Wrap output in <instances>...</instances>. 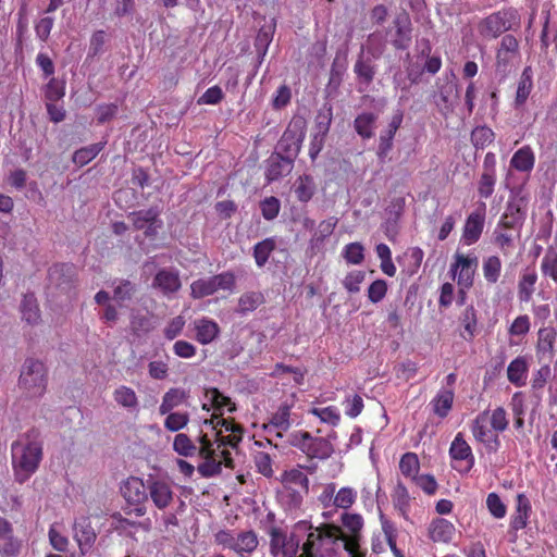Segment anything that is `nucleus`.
<instances>
[{
    "mask_svg": "<svg viewBox=\"0 0 557 557\" xmlns=\"http://www.w3.org/2000/svg\"><path fill=\"white\" fill-rule=\"evenodd\" d=\"M215 438L211 441L207 434L199 436V456L203 459L198 466V472L210 478L222 470V465L233 468L230 449H235L243 438V429L227 419H220L214 425Z\"/></svg>",
    "mask_w": 557,
    "mask_h": 557,
    "instance_id": "1",
    "label": "nucleus"
},
{
    "mask_svg": "<svg viewBox=\"0 0 557 557\" xmlns=\"http://www.w3.org/2000/svg\"><path fill=\"white\" fill-rule=\"evenodd\" d=\"M359 544L347 540L342 529L333 524L311 525L304 542L305 557H357Z\"/></svg>",
    "mask_w": 557,
    "mask_h": 557,
    "instance_id": "2",
    "label": "nucleus"
},
{
    "mask_svg": "<svg viewBox=\"0 0 557 557\" xmlns=\"http://www.w3.org/2000/svg\"><path fill=\"white\" fill-rule=\"evenodd\" d=\"M10 450L14 481L23 484L37 472L44 458V441L39 430L32 428L18 434Z\"/></svg>",
    "mask_w": 557,
    "mask_h": 557,
    "instance_id": "3",
    "label": "nucleus"
},
{
    "mask_svg": "<svg viewBox=\"0 0 557 557\" xmlns=\"http://www.w3.org/2000/svg\"><path fill=\"white\" fill-rule=\"evenodd\" d=\"M311 530V523L307 520L298 521L290 531L280 527L269 530L270 554L272 557H305L301 541Z\"/></svg>",
    "mask_w": 557,
    "mask_h": 557,
    "instance_id": "4",
    "label": "nucleus"
},
{
    "mask_svg": "<svg viewBox=\"0 0 557 557\" xmlns=\"http://www.w3.org/2000/svg\"><path fill=\"white\" fill-rule=\"evenodd\" d=\"M47 386V369L35 359H26L20 374L18 387L28 398L44 395Z\"/></svg>",
    "mask_w": 557,
    "mask_h": 557,
    "instance_id": "5",
    "label": "nucleus"
},
{
    "mask_svg": "<svg viewBox=\"0 0 557 557\" xmlns=\"http://www.w3.org/2000/svg\"><path fill=\"white\" fill-rule=\"evenodd\" d=\"M214 541L223 548L233 550L239 557H249L258 547V535L252 530L236 532L220 530L214 534Z\"/></svg>",
    "mask_w": 557,
    "mask_h": 557,
    "instance_id": "6",
    "label": "nucleus"
},
{
    "mask_svg": "<svg viewBox=\"0 0 557 557\" xmlns=\"http://www.w3.org/2000/svg\"><path fill=\"white\" fill-rule=\"evenodd\" d=\"M288 442L310 458L327 459L334 453V447L327 438L313 437L304 431L292 433Z\"/></svg>",
    "mask_w": 557,
    "mask_h": 557,
    "instance_id": "7",
    "label": "nucleus"
},
{
    "mask_svg": "<svg viewBox=\"0 0 557 557\" xmlns=\"http://www.w3.org/2000/svg\"><path fill=\"white\" fill-rule=\"evenodd\" d=\"M519 22V14L516 10L506 9L494 12L483 18L478 26L479 33L484 38H497L503 33L512 28Z\"/></svg>",
    "mask_w": 557,
    "mask_h": 557,
    "instance_id": "8",
    "label": "nucleus"
},
{
    "mask_svg": "<svg viewBox=\"0 0 557 557\" xmlns=\"http://www.w3.org/2000/svg\"><path fill=\"white\" fill-rule=\"evenodd\" d=\"M147 488L148 498L157 509L165 511L174 504L176 495L168 479L148 475Z\"/></svg>",
    "mask_w": 557,
    "mask_h": 557,
    "instance_id": "9",
    "label": "nucleus"
},
{
    "mask_svg": "<svg viewBox=\"0 0 557 557\" xmlns=\"http://www.w3.org/2000/svg\"><path fill=\"white\" fill-rule=\"evenodd\" d=\"M476 267V256L456 252L449 272L461 289H468L473 285Z\"/></svg>",
    "mask_w": 557,
    "mask_h": 557,
    "instance_id": "10",
    "label": "nucleus"
},
{
    "mask_svg": "<svg viewBox=\"0 0 557 557\" xmlns=\"http://www.w3.org/2000/svg\"><path fill=\"white\" fill-rule=\"evenodd\" d=\"M449 457L453 461V468L459 473H468L473 468L475 459L472 448L461 433H458L453 440L449 447Z\"/></svg>",
    "mask_w": 557,
    "mask_h": 557,
    "instance_id": "11",
    "label": "nucleus"
},
{
    "mask_svg": "<svg viewBox=\"0 0 557 557\" xmlns=\"http://www.w3.org/2000/svg\"><path fill=\"white\" fill-rule=\"evenodd\" d=\"M519 42L512 35H506L496 52V70L503 74L509 73L519 62Z\"/></svg>",
    "mask_w": 557,
    "mask_h": 557,
    "instance_id": "12",
    "label": "nucleus"
},
{
    "mask_svg": "<svg viewBox=\"0 0 557 557\" xmlns=\"http://www.w3.org/2000/svg\"><path fill=\"white\" fill-rule=\"evenodd\" d=\"M470 430L474 440L482 444L487 451L495 453L498 450L500 441L487 421L486 414L480 412L471 422Z\"/></svg>",
    "mask_w": 557,
    "mask_h": 557,
    "instance_id": "13",
    "label": "nucleus"
},
{
    "mask_svg": "<svg viewBox=\"0 0 557 557\" xmlns=\"http://www.w3.org/2000/svg\"><path fill=\"white\" fill-rule=\"evenodd\" d=\"M202 409L210 410L213 409L214 413L212 414V419L210 423L214 426L216 425L218 420L221 418L218 417L216 412L222 416L225 411L233 412L236 407L235 404L232 403L231 398L224 396L216 388H210L206 391L205 398L202 403Z\"/></svg>",
    "mask_w": 557,
    "mask_h": 557,
    "instance_id": "14",
    "label": "nucleus"
},
{
    "mask_svg": "<svg viewBox=\"0 0 557 557\" xmlns=\"http://www.w3.org/2000/svg\"><path fill=\"white\" fill-rule=\"evenodd\" d=\"M123 498L131 505H141L148 499L147 480L127 478L120 487Z\"/></svg>",
    "mask_w": 557,
    "mask_h": 557,
    "instance_id": "15",
    "label": "nucleus"
},
{
    "mask_svg": "<svg viewBox=\"0 0 557 557\" xmlns=\"http://www.w3.org/2000/svg\"><path fill=\"white\" fill-rule=\"evenodd\" d=\"M404 114L401 110H397L387 126V129L382 132L377 147V157L381 162H385L387 154L393 148V139L403 123Z\"/></svg>",
    "mask_w": 557,
    "mask_h": 557,
    "instance_id": "16",
    "label": "nucleus"
},
{
    "mask_svg": "<svg viewBox=\"0 0 557 557\" xmlns=\"http://www.w3.org/2000/svg\"><path fill=\"white\" fill-rule=\"evenodd\" d=\"M193 330L195 339L201 345L213 343L221 333L219 324L208 317L196 319L193 322Z\"/></svg>",
    "mask_w": 557,
    "mask_h": 557,
    "instance_id": "17",
    "label": "nucleus"
},
{
    "mask_svg": "<svg viewBox=\"0 0 557 557\" xmlns=\"http://www.w3.org/2000/svg\"><path fill=\"white\" fill-rule=\"evenodd\" d=\"M182 286L180 273L175 269H162L153 277L152 287L163 295L170 296L180 290Z\"/></svg>",
    "mask_w": 557,
    "mask_h": 557,
    "instance_id": "18",
    "label": "nucleus"
},
{
    "mask_svg": "<svg viewBox=\"0 0 557 557\" xmlns=\"http://www.w3.org/2000/svg\"><path fill=\"white\" fill-rule=\"evenodd\" d=\"M159 214L160 212L157 208H149L133 212L131 219L137 230L147 228L146 234L150 235L162 226Z\"/></svg>",
    "mask_w": 557,
    "mask_h": 557,
    "instance_id": "19",
    "label": "nucleus"
},
{
    "mask_svg": "<svg viewBox=\"0 0 557 557\" xmlns=\"http://www.w3.org/2000/svg\"><path fill=\"white\" fill-rule=\"evenodd\" d=\"M290 428V406L283 404L272 414L269 423L264 424V430L269 434L282 437L283 433Z\"/></svg>",
    "mask_w": 557,
    "mask_h": 557,
    "instance_id": "20",
    "label": "nucleus"
},
{
    "mask_svg": "<svg viewBox=\"0 0 557 557\" xmlns=\"http://www.w3.org/2000/svg\"><path fill=\"white\" fill-rule=\"evenodd\" d=\"M293 170V160L281 153L272 154L268 160L265 177L268 182H274L288 175Z\"/></svg>",
    "mask_w": 557,
    "mask_h": 557,
    "instance_id": "21",
    "label": "nucleus"
},
{
    "mask_svg": "<svg viewBox=\"0 0 557 557\" xmlns=\"http://www.w3.org/2000/svg\"><path fill=\"white\" fill-rule=\"evenodd\" d=\"M189 398V392L182 387H171L162 396L159 406V413L165 414L182 405H185Z\"/></svg>",
    "mask_w": 557,
    "mask_h": 557,
    "instance_id": "22",
    "label": "nucleus"
},
{
    "mask_svg": "<svg viewBox=\"0 0 557 557\" xmlns=\"http://www.w3.org/2000/svg\"><path fill=\"white\" fill-rule=\"evenodd\" d=\"M74 539L76 540L81 553L86 554L96 540V533L92 530L88 519L82 518L74 522Z\"/></svg>",
    "mask_w": 557,
    "mask_h": 557,
    "instance_id": "23",
    "label": "nucleus"
},
{
    "mask_svg": "<svg viewBox=\"0 0 557 557\" xmlns=\"http://www.w3.org/2000/svg\"><path fill=\"white\" fill-rule=\"evenodd\" d=\"M455 533V525L444 518L434 519L429 527V535L433 542L450 543Z\"/></svg>",
    "mask_w": 557,
    "mask_h": 557,
    "instance_id": "24",
    "label": "nucleus"
},
{
    "mask_svg": "<svg viewBox=\"0 0 557 557\" xmlns=\"http://www.w3.org/2000/svg\"><path fill=\"white\" fill-rule=\"evenodd\" d=\"M557 331L553 326L542 327L537 332L536 355L550 359L554 356Z\"/></svg>",
    "mask_w": 557,
    "mask_h": 557,
    "instance_id": "25",
    "label": "nucleus"
},
{
    "mask_svg": "<svg viewBox=\"0 0 557 557\" xmlns=\"http://www.w3.org/2000/svg\"><path fill=\"white\" fill-rule=\"evenodd\" d=\"M529 362L525 356H518L508 364V381L517 387H522L527 384Z\"/></svg>",
    "mask_w": 557,
    "mask_h": 557,
    "instance_id": "26",
    "label": "nucleus"
},
{
    "mask_svg": "<svg viewBox=\"0 0 557 557\" xmlns=\"http://www.w3.org/2000/svg\"><path fill=\"white\" fill-rule=\"evenodd\" d=\"M454 388H441L430 403L433 413L444 419L450 412L454 405Z\"/></svg>",
    "mask_w": 557,
    "mask_h": 557,
    "instance_id": "27",
    "label": "nucleus"
},
{
    "mask_svg": "<svg viewBox=\"0 0 557 557\" xmlns=\"http://www.w3.org/2000/svg\"><path fill=\"white\" fill-rule=\"evenodd\" d=\"M483 226L484 216L478 212L471 213L463 226L462 242L468 246L475 244L481 237Z\"/></svg>",
    "mask_w": 557,
    "mask_h": 557,
    "instance_id": "28",
    "label": "nucleus"
},
{
    "mask_svg": "<svg viewBox=\"0 0 557 557\" xmlns=\"http://www.w3.org/2000/svg\"><path fill=\"white\" fill-rule=\"evenodd\" d=\"M308 492H301L297 488H290L288 486H282L277 492V499L285 511L294 512L300 509L304 502V494Z\"/></svg>",
    "mask_w": 557,
    "mask_h": 557,
    "instance_id": "29",
    "label": "nucleus"
},
{
    "mask_svg": "<svg viewBox=\"0 0 557 557\" xmlns=\"http://www.w3.org/2000/svg\"><path fill=\"white\" fill-rule=\"evenodd\" d=\"M114 401L128 412H137L139 410V400L136 392L126 385H120L113 391Z\"/></svg>",
    "mask_w": 557,
    "mask_h": 557,
    "instance_id": "30",
    "label": "nucleus"
},
{
    "mask_svg": "<svg viewBox=\"0 0 557 557\" xmlns=\"http://www.w3.org/2000/svg\"><path fill=\"white\" fill-rule=\"evenodd\" d=\"M535 164V154L530 146L518 149L510 159V168L518 172L530 173Z\"/></svg>",
    "mask_w": 557,
    "mask_h": 557,
    "instance_id": "31",
    "label": "nucleus"
},
{
    "mask_svg": "<svg viewBox=\"0 0 557 557\" xmlns=\"http://www.w3.org/2000/svg\"><path fill=\"white\" fill-rule=\"evenodd\" d=\"M531 503L524 494L517 495L516 511L511 517L510 527L518 531L524 529L531 513Z\"/></svg>",
    "mask_w": 557,
    "mask_h": 557,
    "instance_id": "32",
    "label": "nucleus"
},
{
    "mask_svg": "<svg viewBox=\"0 0 557 557\" xmlns=\"http://www.w3.org/2000/svg\"><path fill=\"white\" fill-rule=\"evenodd\" d=\"M537 281V273L532 268H527L522 271L518 283V298L521 302H529L535 290Z\"/></svg>",
    "mask_w": 557,
    "mask_h": 557,
    "instance_id": "33",
    "label": "nucleus"
},
{
    "mask_svg": "<svg viewBox=\"0 0 557 557\" xmlns=\"http://www.w3.org/2000/svg\"><path fill=\"white\" fill-rule=\"evenodd\" d=\"M533 89V71L531 66L523 69L518 84L515 97V107L520 108L527 102L531 91Z\"/></svg>",
    "mask_w": 557,
    "mask_h": 557,
    "instance_id": "34",
    "label": "nucleus"
},
{
    "mask_svg": "<svg viewBox=\"0 0 557 557\" xmlns=\"http://www.w3.org/2000/svg\"><path fill=\"white\" fill-rule=\"evenodd\" d=\"M275 32V20L273 18L270 24L263 25L256 37L255 48L261 63L268 52L269 46L272 42Z\"/></svg>",
    "mask_w": 557,
    "mask_h": 557,
    "instance_id": "35",
    "label": "nucleus"
},
{
    "mask_svg": "<svg viewBox=\"0 0 557 557\" xmlns=\"http://www.w3.org/2000/svg\"><path fill=\"white\" fill-rule=\"evenodd\" d=\"M282 486H288L290 488H297L301 492L309 491V479L307 474L300 468H294L284 471L282 474Z\"/></svg>",
    "mask_w": 557,
    "mask_h": 557,
    "instance_id": "36",
    "label": "nucleus"
},
{
    "mask_svg": "<svg viewBox=\"0 0 557 557\" xmlns=\"http://www.w3.org/2000/svg\"><path fill=\"white\" fill-rule=\"evenodd\" d=\"M22 319L28 324L35 325L40 321V311L34 294H25L21 302Z\"/></svg>",
    "mask_w": 557,
    "mask_h": 557,
    "instance_id": "37",
    "label": "nucleus"
},
{
    "mask_svg": "<svg viewBox=\"0 0 557 557\" xmlns=\"http://www.w3.org/2000/svg\"><path fill=\"white\" fill-rule=\"evenodd\" d=\"M301 141L302 135H297L296 133L288 128L287 131L284 132L278 143V148L287 154L286 157H289L293 160L300 150Z\"/></svg>",
    "mask_w": 557,
    "mask_h": 557,
    "instance_id": "38",
    "label": "nucleus"
},
{
    "mask_svg": "<svg viewBox=\"0 0 557 557\" xmlns=\"http://www.w3.org/2000/svg\"><path fill=\"white\" fill-rule=\"evenodd\" d=\"M376 122V115L370 112L359 114L355 121L354 126L359 136L363 139H369L373 136Z\"/></svg>",
    "mask_w": 557,
    "mask_h": 557,
    "instance_id": "39",
    "label": "nucleus"
},
{
    "mask_svg": "<svg viewBox=\"0 0 557 557\" xmlns=\"http://www.w3.org/2000/svg\"><path fill=\"white\" fill-rule=\"evenodd\" d=\"M173 450L182 457H193L196 454L199 455V447L190 440L185 433H177L174 436Z\"/></svg>",
    "mask_w": 557,
    "mask_h": 557,
    "instance_id": "40",
    "label": "nucleus"
},
{
    "mask_svg": "<svg viewBox=\"0 0 557 557\" xmlns=\"http://www.w3.org/2000/svg\"><path fill=\"white\" fill-rule=\"evenodd\" d=\"M276 247V240L274 237H268L253 246V258L256 264L262 268L268 262L271 253Z\"/></svg>",
    "mask_w": 557,
    "mask_h": 557,
    "instance_id": "41",
    "label": "nucleus"
},
{
    "mask_svg": "<svg viewBox=\"0 0 557 557\" xmlns=\"http://www.w3.org/2000/svg\"><path fill=\"white\" fill-rule=\"evenodd\" d=\"M502 260L498 256H488L483 259V276L488 284H495L498 282L502 273Z\"/></svg>",
    "mask_w": 557,
    "mask_h": 557,
    "instance_id": "42",
    "label": "nucleus"
},
{
    "mask_svg": "<svg viewBox=\"0 0 557 557\" xmlns=\"http://www.w3.org/2000/svg\"><path fill=\"white\" fill-rule=\"evenodd\" d=\"M482 412L486 414L487 421L491 423V426L497 434L507 430L509 425V419L506 410L503 407H496L493 410L486 409Z\"/></svg>",
    "mask_w": 557,
    "mask_h": 557,
    "instance_id": "43",
    "label": "nucleus"
},
{
    "mask_svg": "<svg viewBox=\"0 0 557 557\" xmlns=\"http://www.w3.org/2000/svg\"><path fill=\"white\" fill-rule=\"evenodd\" d=\"M392 498L395 508L404 518L407 519L410 507V495L407 487L404 484L398 483L394 488Z\"/></svg>",
    "mask_w": 557,
    "mask_h": 557,
    "instance_id": "44",
    "label": "nucleus"
},
{
    "mask_svg": "<svg viewBox=\"0 0 557 557\" xmlns=\"http://www.w3.org/2000/svg\"><path fill=\"white\" fill-rule=\"evenodd\" d=\"M461 323L463 325V333H461V336L467 341H471L478 331L476 311L472 306L465 309L461 317Z\"/></svg>",
    "mask_w": 557,
    "mask_h": 557,
    "instance_id": "45",
    "label": "nucleus"
},
{
    "mask_svg": "<svg viewBox=\"0 0 557 557\" xmlns=\"http://www.w3.org/2000/svg\"><path fill=\"white\" fill-rule=\"evenodd\" d=\"M164 428L169 432H180L189 423V414L183 411H170L165 413Z\"/></svg>",
    "mask_w": 557,
    "mask_h": 557,
    "instance_id": "46",
    "label": "nucleus"
},
{
    "mask_svg": "<svg viewBox=\"0 0 557 557\" xmlns=\"http://www.w3.org/2000/svg\"><path fill=\"white\" fill-rule=\"evenodd\" d=\"M341 521L343 527L351 533V536L347 537V540H355L358 543L357 535L363 528L362 516L359 513L345 511L341 516Z\"/></svg>",
    "mask_w": 557,
    "mask_h": 557,
    "instance_id": "47",
    "label": "nucleus"
},
{
    "mask_svg": "<svg viewBox=\"0 0 557 557\" xmlns=\"http://www.w3.org/2000/svg\"><path fill=\"white\" fill-rule=\"evenodd\" d=\"M335 483H327L322 487L321 493L318 496V502L324 509H329V511L323 512L324 518H329L332 516L333 511H335Z\"/></svg>",
    "mask_w": 557,
    "mask_h": 557,
    "instance_id": "48",
    "label": "nucleus"
},
{
    "mask_svg": "<svg viewBox=\"0 0 557 557\" xmlns=\"http://www.w3.org/2000/svg\"><path fill=\"white\" fill-rule=\"evenodd\" d=\"M358 493L350 486H343L338 491L335 490V510L349 509L357 500Z\"/></svg>",
    "mask_w": 557,
    "mask_h": 557,
    "instance_id": "49",
    "label": "nucleus"
},
{
    "mask_svg": "<svg viewBox=\"0 0 557 557\" xmlns=\"http://www.w3.org/2000/svg\"><path fill=\"white\" fill-rule=\"evenodd\" d=\"M384 39L379 34L369 35L366 44L362 46L361 53L371 59H379L384 50Z\"/></svg>",
    "mask_w": 557,
    "mask_h": 557,
    "instance_id": "50",
    "label": "nucleus"
},
{
    "mask_svg": "<svg viewBox=\"0 0 557 557\" xmlns=\"http://www.w3.org/2000/svg\"><path fill=\"white\" fill-rule=\"evenodd\" d=\"M371 60V58L366 57L364 54L361 53L354 66V71L357 74L358 78L363 81L367 85L372 82L375 74L374 66L372 65Z\"/></svg>",
    "mask_w": 557,
    "mask_h": 557,
    "instance_id": "51",
    "label": "nucleus"
},
{
    "mask_svg": "<svg viewBox=\"0 0 557 557\" xmlns=\"http://www.w3.org/2000/svg\"><path fill=\"white\" fill-rule=\"evenodd\" d=\"M342 256L349 264H361L364 260V247L358 242L349 243L343 248Z\"/></svg>",
    "mask_w": 557,
    "mask_h": 557,
    "instance_id": "52",
    "label": "nucleus"
},
{
    "mask_svg": "<svg viewBox=\"0 0 557 557\" xmlns=\"http://www.w3.org/2000/svg\"><path fill=\"white\" fill-rule=\"evenodd\" d=\"M215 293L216 292L210 276L196 280L190 284V296L194 299H201Z\"/></svg>",
    "mask_w": 557,
    "mask_h": 557,
    "instance_id": "53",
    "label": "nucleus"
},
{
    "mask_svg": "<svg viewBox=\"0 0 557 557\" xmlns=\"http://www.w3.org/2000/svg\"><path fill=\"white\" fill-rule=\"evenodd\" d=\"M102 148L103 144L101 143L81 148L74 152L73 162L79 166L86 165L98 156Z\"/></svg>",
    "mask_w": 557,
    "mask_h": 557,
    "instance_id": "54",
    "label": "nucleus"
},
{
    "mask_svg": "<svg viewBox=\"0 0 557 557\" xmlns=\"http://www.w3.org/2000/svg\"><path fill=\"white\" fill-rule=\"evenodd\" d=\"M495 134L487 126H476L471 132V143L476 149H483L493 143Z\"/></svg>",
    "mask_w": 557,
    "mask_h": 557,
    "instance_id": "55",
    "label": "nucleus"
},
{
    "mask_svg": "<svg viewBox=\"0 0 557 557\" xmlns=\"http://www.w3.org/2000/svg\"><path fill=\"white\" fill-rule=\"evenodd\" d=\"M420 468L419 458L414 453H406L399 461V469L401 473L414 480Z\"/></svg>",
    "mask_w": 557,
    "mask_h": 557,
    "instance_id": "56",
    "label": "nucleus"
},
{
    "mask_svg": "<svg viewBox=\"0 0 557 557\" xmlns=\"http://www.w3.org/2000/svg\"><path fill=\"white\" fill-rule=\"evenodd\" d=\"M309 412L323 423H327L330 425H337L341 420L339 410L335 406H327L323 408L314 407L309 410Z\"/></svg>",
    "mask_w": 557,
    "mask_h": 557,
    "instance_id": "57",
    "label": "nucleus"
},
{
    "mask_svg": "<svg viewBox=\"0 0 557 557\" xmlns=\"http://www.w3.org/2000/svg\"><path fill=\"white\" fill-rule=\"evenodd\" d=\"M497 174L481 173L478 181V194L481 198H490L495 190Z\"/></svg>",
    "mask_w": 557,
    "mask_h": 557,
    "instance_id": "58",
    "label": "nucleus"
},
{
    "mask_svg": "<svg viewBox=\"0 0 557 557\" xmlns=\"http://www.w3.org/2000/svg\"><path fill=\"white\" fill-rule=\"evenodd\" d=\"M65 95V83L52 77L45 87L47 102L61 100Z\"/></svg>",
    "mask_w": 557,
    "mask_h": 557,
    "instance_id": "59",
    "label": "nucleus"
},
{
    "mask_svg": "<svg viewBox=\"0 0 557 557\" xmlns=\"http://www.w3.org/2000/svg\"><path fill=\"white\" fill-rule=\"evenodd\" d=\"M295 194L299 201L308 202L314 194V184L309 176L299 177L295 185Z\"/></svg>",
    "mask_w": 557,
    "mask_h": 557,
    "instance_id": "60",
    "label": "nucleus"
},
{
    "mask_svg": "<svg viewBox=\"0 0 557 557\" xmlns=\"http://www.w3.org/2000/svg\"><path fill=\"white\" fill-rule=\"evenodd\" d=\"M345 414L349 418H357L363 410V399L358 394L347 395L343 400Z\"/></svg>",
    "mask_w": 557,
    "mask_h": 557,
    "instance_id": "61",
    "label": "nucleus"
},
{
    "mask_svg": "<svg viewBox=\"0 0 557 557\" xmlns=\"http://www.w3.org/2000/svg\"><path fill=\"white\" fill-rule=\"evenodd\" d=\"M337 218L331 216L326 220H323L318 225L317 231L314 232L311 242L319 244L322 243L325 238L331 236L337 225Z\"/></svg>",
    "mask_w": 557,
    "mask_h": 557,
    "instance_id": "62",
    "label": "nucleus"
},
{
    "mask_svg": "<svg viewBox=\"0 0 557 557\" xmlns=\"http://www.w3.org/2000/svg\"><path fill=\"white\" fill-rule=\"evenodd\" d=\"M260 209H261L263 219L267 221H272L280 213L281 202L274 196L267 197L260 202Z\"/></svg>",
    "mask_w": 557,
    "mask_h": 557,
    "instance_id": "63",
    "label": "nucleus"
},
{
    "mask_svg": "<svg viewBox=\"0 0 557 557\" xmlns=\"http://www.w3.org/2000/svg\"><path fill=\"white\" fill-rule=\"evenodd\" d=\"M541 269L545 276L557 283V252H547L542 259Z\"/></svg>",
    "mask_w": 557,
    "mask_h": 557,
    "instance_id": "64",
    "label": "nucleus"
}]
</instances>
